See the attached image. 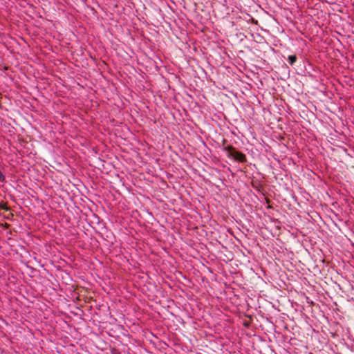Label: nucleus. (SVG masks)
<instances>
[{"mask_svg":"<svg viewBox=\"0 0 354 354\" xmlns=\"http://www.w3.org/2000/svg\"><path fill=\"white\" fill-rule=\"evenodd\" d=\"M1 209L8 210V207H7L6 203H0V210H1Z\"/></svg>","mask_w":354,"mask_h":354,"instance_id":"4","label":"nucleus"},{"mask_svg":"<svg viewBox=\"0 0 354 354\" xmlns=\"http://www.w3.org/2000/svg\"><path fill=\"white\" fill-rule=\"evenodd\" d=\"M297 59V57L295 55H289L288 57V63L290 65H293Z\"/></svg>","mask_w":354,"mask_h":354,"instance_id":"3","label":"nucleus"},{"mask_svg":"<svg viewBox=\"0 0 354 354\" xmlns=\"http://www.w3.org/2000/svg\"><path fill=\"white\" fill-rule=\"evenodd\" d=\"M252 187L258 191H261L263 185L260 181L257 180H253L251 183Z\"/></svg>","mask_w":354,"mask_h":354,"instance_id":"2","label":"nucleus"},{"mask_svg":"<svg viewBox=\"0 0 354 354\" xmlns=\"http://www.w3.org/2000/svg\"><path fill=\"white\" fill-rule=\"evenodd\" d=\"M223 150L227 152L229 158H232L234 160L241 163L247 162L246 156L241 151L236 150L232 145H227L223 148Z\"/></svg>","mask_w":354,"mask_h":354,"instance_id":"1","label":"nucleus"},{"mask_svg":"<svg viewBox=\"0 0 354 354\" xmlns=\"http://www.w3.org/2000/svg\"><path fill=\"white\" fill-rule=\"evenodd\" d=\"M227 140H225V139L223 140L222 145L223 146V148L226 147L225 144L227 143Z\"/></svg>","mask_w":354,"mask_h":354,"instance_id":"5","label":"nucleus"}]
</instances>
